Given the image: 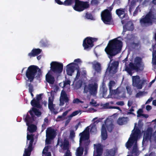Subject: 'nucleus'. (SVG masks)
<instances>
[{"mask_svg": "<svg viewBox=\"0 0 156 156\" xmlns=\"http://www.w3.org/2000/svg\"><path fill=\"white\" fill-rule=\"evenodd\" d=\"M91 133H97V129L96 125L94 124H91L87 127L85 130L80 134V147L76 150V156H81L83 151V148L81 147L82 144L85 145H88L89 143L88 140L89 137V130Z\"/></svg>", "mask_w": 156, "mask_h": 156, "instance_id": "f257e3e1", "label": "nucleus"}, {"mask_svg": "<svg viewBox=\"0 0 156 156\" xmlns=\"http://www.w3.org/2000/svg\"><path fill=\"white\" fill-rule=\"evenodd\" d=\"M119 38H121L118 37L110 41L105 49V51L110 59V62L112 57L120 53L121 50L122 43Z\"/></svg>", "mask_w": 156, "mask_h": 156, "instance_id": "f03ea898", "label": "nucleus"}, {"mask_svg": "<svg viewBox=\"0 0 156 156\" xmlns=\"http://www.w3.org/2000/svg\"><path fill=\"white\" fill-rule=\"evenodd\" d=\"M137 124L135 123L134 129L132 131V133L130 135L128 141L126 143V148L129 149L130 148L133 146V149L131 152L132 155H128L127 156H133L136 155L138 153V151L136 144L137 139L141 136L140 130L138 129L135 130V127Z\"/></svg>", "mask_w": 156, "mask_h": 156, "instance_id": "7ed1b4c3", "label": "nucleus"}, {"mask_svg": "<svg viewBox=\"0 0 156 156\" xmlns=\"http://www.w3.org/2000/svg\"><path fill=\"white\" fill-rule=\"evenodd\" d=\"M29 113L31 117L27 113L26 116H24L23 118L26 123L27 125L28 126L27 130L30 132L32 133L35 131L37 129L36 126L32 124V123H36V117H34V115L39 116L41 114V112L37 109L34 108H33L31 110H30Z\"/></svg>", "mask_w": 156, "mask_h": 156, "instance_id": "20e7f679", "label": "nucleus"}, {"mask_svg": "<svg viewBox=\"0 0 156 156\" xmlns=\"http://www.w3.org/2000/svg\"><path fill=\"white\" fill-rule=\"evenodd\" d=\"M55 2L59 5H70L72 2L75 1V5L73 6L74 9L76 11L80 12L83 11L85 9L88 8L89 6L88 3L87 2H83L78 0H66L63 2L60 0H55Z\"/></svg>", "mask_w": 156, "mask_h": 156, "instance_id": "39448f33", "label": "nucleus"}, {"mask_svg": "<svg viewBox=\"0 0 156 156\" xmlns=\"http://www.w3.org/2000/svg\"><path fill=\"white\" fill-rule=\"evenodd\" d=\"M144 66L141 58L139 57H136L134 59V64L130 62L129 65V67L126 66L125 70L129 75L132 76V70H135L137 71L142 70L143 69Z\"/></svg>", "mask_w": 156, "mask_h": 156, "instance_id": "423d86ee", "label": "nucleus"}, {"mask_svg": "<svg viewBox=\"0 0 156 156\" xmlns=\"http://www.w3.org/2000/svg\"><path fill=\"white\" fill-rule=\"evenodd\" d=\"M154 20H156V11L152 10L145 16L142 17L140 22L142 26H146L152 24Z\"/></svg>", "mask_w": 156, "mask_h": 156, "instance_id": "0eeeda50", "label": "nucleus"}, {"mask_svg": "<svg viewBox=\"0 0 156 156\" xmlns=\"http://www.w3.org/2000/svg\"><path fill=\"white\" fill-rule=\"evenodd\" d=\"M112 123V119L111 117L107 119L105 121L104 124L102 125L101 129V137L102 140H105L107 137L106 128L110 132H111L112 131L113 128Z\"/></svg>", "mask_w": 156, "mask_h": 156, "instance_id": "6e6552de", "label": "nucleus"}, {"mask_svg": "<svg viewBox=\"0 0 156 156\" xmlns=\"http://www.w3.org/2000/svg\"><path fill=\"white\" fill-rule=\"evenodd\" d=\"M98 80L96 79L93 78L89 81V84L85 86L83 92L87 93L88 92L92 95H95L97 92L98 88L97 83Z\"/></svg>", "mask_w": 156, "mask_h": 156, "instance_id": "1a4fd4ad", "label": "nucleus"}, {"mask_svg": "<svg viewBox=\"0 0 156 156\" xmlns=\"http://www.w3.org/2000/svg\"><path fill=\"white\" fill-rule=\"evenodd\" d=\"M39 71H40V69L37 66L34 65L30 66L28 68L26 73V76L27 78L26 79V81L30 82L32 81L37 72Z\"/></svg>", "mask_w": 156, "mask_h": 156, "instance_id": "9d476101", "label": "nucleus"}, {"mask_svg": "<svg viewBox=\"0 0 156 156\" xmlns=\"http://www.w3.org/2000/svg\"><path fill=\"white\" fill-rule=\"evenodd\" d=\"M86 78V71L83 70L82 73L80 72L78 70L73 84L75 89H77L82 86L83 80Z\"/></svg>", "mask_w": 156, "mask_h": 156, "instance_id": "9b49d317", "label": "nucleus"}, {"mask_svg": "<svg viewBox=\"0 0 156 156\" xmlns=\"http://www.w3.org/2000/svg\"><path fill=\"white\" fill-rule=\"evenodd\" d=\"M153 131V128L149 127L144 132L142 142L143 144L146 141L148 140H150L151 142L153 141L156 142V131L153 134H152Z\"/></svg>", "mask_w": 156, "mask_h": 156, "instance_id": "f8f14e48", "label": "nucleus"}, {"mask_svg": "<svg viewBox=\"0 0 156 156\" xmlns=\"http://www.w3.org/2000/svg\"><path fill=\"white\" fill-rule=\"evenodd\" d=\"M105 91H104L103 95L104 98H112L120 99L126 97V93L124 91V89L121 87L118 88L116 90H114V93L111 95H108L107 97H105Z\"/></svg>", "mask_w": 156, "mask_h": 156, "instance_id": "ddd939ff", "label": "nucleus"}, {"mask_svg": "<svg viewBox=\"0 0 156 156\" xmlns=\"http://www.w3.org/2000/svg\"><path fill=\"white\" fill-rule=\"evenodd\" d=\"M27 145L26 147L23 156H30L32 149V146L34 142V136L32 134L30 135L27 133Z\"/></svg>", "mask_w": 156, "mask_h": 156, "instance_id": "4468645a", "label": "nucleus"}, {"mask_svg": "<svg viewBox=\"0 0 156 156\" xmlns=\"http://www.w3.org/2000/svg\"><path fill=\"white\" fill-rule=\"evenodd\" d=\"M50 66L51 69L55 73H60L62 71L63 65L62 63L57 62H52Z\"/></svg>", "mask_w": 156, "mask_h": 156, "instance_id": "2eb2a0df", "label": "nucleus"}, {"mask_svg": "<svg viewBox=\"0 0 156 156\" xmlns=\"http://www.w3.org/2000/svg\"><path fill=\"white\" fill-rule=\"evenodd\" d=\"M97 39L91 37H87L83 41V46L85 50H88L94 46L93 42L96 41Z\"/></svg>", "mask_w": 156, "mask_h": 156, "instance_id": "dca6fc26", "label": "nucleus"}, {"mask_svg": "<svg viewBox=\"0 0 156 156\" xmlns=\"http://www.w3.org/2000/svg\"><path fill=\"white\" fill-rule=\"evenodd\" d=\"M101 19L104 23L109 24L112 19L111 12L108 9L105 10L101 13Z\"/></svg>", "mask_w": 156, "mask_h": 156, "instance_id": "f3484780", "label": "nucleus"}, {"mask_svg": "<svg viewBox=\"0 0 156 156\" xmlns=\"http://www.w3.org/2000/svg\"><path fill=\"white\" fill-rule=\"evenodd\" d=\"M132 84L133 86L138 89H141L143 87V81L140 79L138 76H133L132 77Z\"/></svg>", "mask_w": 156, "mask_h": 156, "instance_id": "a211bd4d", "label": "nucleus"}, {"mask_svg": "<svg viewBox=\"0 0 156 156\" xmlns=\"http://www.w3.org/2000/svg\"><path fill=\"white\" fill-rule=\"evenodd\" d=\"M56 136L55 131L51 128H48L46 131V143L48 144H50L51 140Z\"/></svg>", "mask_w": 156, "mask_h": 156, "instance_id": "6ab92c4d", "label": "nucleus"}, {"mask_svg": "<svg viewBox=\"0 0 156 156\" xmlns=\"http://www.w3.org/2000/svg\"><path fill=\"white\" fill-rule=\"evenodd\" d=\"M77 66L76 64L74 62H72L66 66V71L67 74L69 76H72L73 73L75 69L77 70V72L78 70L80 72V74L82 72L80 71L79 70V67H77Z\"/></svg>", "mask_w": 156, "mask_h": 156, "instance_id": "aec40b11", "label": "nucleus"}, {"mask_svg": "<svg viewBox=\"0 0 156 156\" xmlns=\"http://www.w3.org/2000/svg\"><path fill=\"white\" fill-rule=\"evenodd\" d=\"M58 144L59 145L60 147L63 150H67L65 156H71V153L68 150L69 147V145L68 141L65 140L63 143L60 141V140L59 139L58 140Z\"/></svg>", "mask_w": 156, "mask_h": 156, "instance_id": "412c9836", "label": "nucleus"}, {"mask_svg": "<svg viewBox=\"0 0 156 156\" xmlns=\"http://www.w3.org/2000/svg\"><path fill=\"white\" fill-rule=\"evenodd\" d=\"M94 156H102V147L100 144H94Z\"/></svg>", "mask_w": 156, "mask_h": 156, "instance_id": "4be33fe9", "label": "nucleus"}, {"mask_svg": "<svg viewBox=\"0 0 156 156\" xmlns=\"http://www.w3.org/2000/svg\"><path fill=\"white\" fill-rule=\"evenodd\" d=\"M48 96L49 95V94L51 96L48 98V108L51 111L53 112L54 110V105L53 104L54 92L52 91L50 93L48 92Z\"/></svg>", "mask_w": 156, "mask_h": 156, "instance_id": "5701e85b", "label": "nucleus"}, {"mask_svg": "<svg viewBox=\"0 0 156 156\" xmlns=\"http://www.w3.org/2000/svg\"><path fill=\"white\" fill-rule=\"evenodd\" d=\"M41 94L37 95L36 97V99H34L31 102V105L35 107L40 108L41 106L40 105V101L41 99Z\"/></svg>", "mask_w": 156, "mask_h": 156, "instance_id": "b1692460", "label": "nucleus"}, {"mask_svg": "<svg viewBox=\"0 0 156 156\" xmlns=\"http://www.w3.org/2000/svg\"><path fill=\"white\" fill-rule=\"evenodd\" d=\"M68 101V99L65 92L62 90V91L60 98V105H63L64 102H67Z\"/></svg>", "mask_w": 156, "mask_h": 156, "instance_id": "393cba45", "label": "nucleus"}, {"mask_svg": "<svg viewBox=\"0 0 156 156\" xmlns=\"http://www.w3.org/2000/svg\"><path fill=\"white\" fill-rule=\"evenodd\" d=\"M116 13L121 19H122L124 18H126V19L127 18V12L124 9H117Z\"/></svg>", "mask_w": 156, "mask_h": 156, "instance_id": "a878e982", "label": "nucleus"}, {"mask_svg": "<svg viewBox=\"0 0 156 156\" xmlns=\"http://www.w3.org/2000/svg\"><path fill=\"white\" fill-rule=\"evenodd\" d=\"M118 65V62H113L110 67H109L107 69V71L112 73H115L117 72V69Z\"/></svg>", "mask_w": 156, "mask_h": 156, "instance_id": "bb28decb", "label": "nucleus"}, {"mask_svg": "<svg viewBox=\"0 0 156 156\" xmlns=\"http://www.w3.org/2000/svg\"><path fill=\"white\" fill-rule=\"evenodd\" d=\"M81 112L80 110H77L73 112L71 115L68 116L67 117L68 119L65 123V126H66L67 125L73 117L79 113L81 114Z\"/></svg>", "mask_w": 156, "mask_h": 156, "instance_id": "cd10ccee", "label": "nucleus"}, {"mask_svg": "<svg viewBox=\"0 0 156 156\" xmlns=\"http://www.w3.org/2000/svg\"><path fill=\"white\" fill-rule=\"evenodd\" d=\"M46 80L50 84H53L54 83V78L51 75L50 71L46 75Z\"/></svg>", "mask_w": 156, "mask_h": 156, "instance_id": "c85d7f7f", "label": "nucleus"}, {"mask_svg": "<svg viewBox=\"0 0 156 156\" xmlns=\"http://www.w3.org/2000/svg\"><path fill=\"white\" fill-rule=\"evenodd\" d=\"M128 121V118L127 117H121L119 118L117 122L118 124L122 125L126 123Z\"/></svg>", "mask_w": 156, "mask_h": 156, "instance_id": "c756f323", "label": "nucleus"}, {"mask_svg": "<svg viewBox=\"0 0 156 156\" xmlns=\"http://www.w3.org/2000/svg\"><path fill=\"white\" fill-rule=\"evenodd\" d=\"M41 51L40 49H33L30 53L28 54V55L30 57L35 56L39 55Z\"/></svg>", "mask_w": 156, "mask_h": 156, "instance_id": "7c9ffc66", "label": "nucleus"}, {"mask_svg": "<svg viewBox=\"0 0 156 156\" xmlns=\"http://www.w3.org/2000/svg\"><path fill=\"white\" fill-rule=\"evenodd\" d=\"M93 68L97 72H99L101 70V65L98 62L94 61L92 63Z\"/></svg>", "mask_w": 156, "mask_h": 156, "instance_id": "2f4dec72", "label": "nucleus"}, {"mask_svg": "<svg viewBox=\"0 0 156 156\" xmlns=\"http://www.w3.org/2000/svg\"><path fill=\"white\" fill-rule=\"evenodd\" d=\"M115 82L113 81H110L108 84L110 90V93L109 95H111L114 93V90L113 89L115 88Z\"/></svg>", "mask_w": 156, "mask_h": 156, "instance_id": "473e14b6", "label": "nucleus"}, {"mask_svg": "<svg viewBox=\"0 0 156 156\" xmlns=\"http://www.w3.org/2000/svg\"><path fill=\"white\" fill-rule=\"evenodd\" d=\"M127 27V29L128 30L132 31L133 29V23L131 22H129L126 26H123V30L122 34H124V32H125L126 30L125 29V28Z\"/></svg>", "mask_w": 156, "mask_h": 156, "instance_id": "72a5a7b5", "label": "nucleus"}, {"mask_svg": "<svg viewBox=\"0 0 156 156\" xmlns=\"http://www.w3.org/2000/svg\"><path fill=\"white\" fill-rule=\"evenodd\" d=\"M136 6V1H133L129 3V12L130 14L131 13L132 11Z\"/></svg>", "mask_w": 156, "mask_h": 156, "instance_id": "f704fd0d", "label": "nucleus"}, {"mask_svg": "<svg viewBox=\"0 0 156 156\" xmlns=\"http://www.w3.org/2000/svg\"><path fill=\"white\" fill-rule=\"evenodd\" d=\"M152 63L153 66L155 68H156V51H154L152 53Z\"/></svg>", "mask_w": 156, "mask_h": 156, "instance_id": "c9c22d12", "label": "nucleus"}, {"mask_svg": "<svg viewBox=\"0 0 156 156\" xmlns=\"http://www.w3.org/2000/svg\"><path fill=\"white\" fill-rule=\"evenodd\" d=\"M48 147H45L42 152V156H51V152L48 151Z\"/></svg>", "mask_w": 156, "mask_h": 156, "instance_id": "e433bc0d", "label": "nucleus"}, {"mask_svg": "<svg viewBox=\"0 0 156 156\" xmlns=\"http://www.w3.org/2000/svg\"><path fill=\"white\" fill-rule=\"evenodd\" d=\"M115 149L108 150L106 151V156H114L115 153Z\"/></svg>", "mask_w": 156, "mask_h": 156, "instance_id": "4c0bfd02", "label": "nucleus"}, {"mask_svg": "<svg viewBox=\"0 0 156 156\" xmlns=\"http://www.w3.org/2000/svg\"><path fill=\"white\" fill-rule=\"evenodd\" d=\"M147 94V92L145 91H140L137 93L136 97L137 98H140L143 96H144Z\"/></svg>", "mask_w": 156, "mask_h": 156, "instance_id": "58836bf2", "label": "nucleus"}, {"mask_svg": "<svg viewBox=\"0 0 156 156\" xmlns=\"http://www.w3.org/2000/svg\"><path fill=\"white\" fill-rule=\"evenodd\" d=\"M70 81L68 80H66L64 82L63 87H67L69 88L70 85Z\"/></svg>", "mask_w": 156, "mask_h": 156, "instance_id": "ea45409f", "label": "nucleus"}, {"mask_svg": "<svg viewBox=\"0 0 156 156\" xmlns=\"http://www.w3.org/2000/svg\"><path fill=\"white\" fill-rule=\"evenodd\" d=\"M101 120V119H98V118L96 117L93 119L92 121L93 123L91 124H94L95 125L99 122Z\"/></svg>", "mask_w": 156, "mask_h": 156, "instance_id": "a19ab883", "label": "nucleus"}, {"mask_svg": "<svg viewBox=\"0 0 156 156\" xmlns=\"http://www.w3.org/2000/svg\"><path fill=\"white\" fill-rule=\"evenodd\" d=\"M26 85L27 86H28L29 87V92H32L33 90V86L31 85L30 83L29 84H28V83H27Z\"/></svg>", "mask_w": 156, "mask_h": 156, "instance_id": "79ce46f5", "label": "nucleus"}, {"mask_svg": "<svg viewBox=\"0 0 156 156\" xmlns=\"http://www.w3.org/2000/svg\"><path fill=\"white\" fill-rule=\"evenodd\" d=\"M66 119L65 117H63L62 115L61 116H58L57 118L56 121H63L65 119Z\"/></svg>", "mask_w": 156, "mask_h": 156, "instance_id": "37998d69", "label": "nucleus"}, {"mask_svg": "<svg viewBox=\"0 0 156 156\" xmlns=\"http://www.w3.org/2000/svg\"><path fill=\"white\" fill-rule=\"evenodd\" d=\"M126 89L127 91V93L128 94L130 95L132 94V91L131 89L130 86H127L126 87Z\"/></svg>", "mask_w": 156, "mask_h": 156, "instance_id": "c03bdc74", "label": "nucleus"}, {"mask_svg": "<svg viewBox=\"0 0 156 156\" xmlns=\"http://www.w3.org/2000/svg\"><path fill=\"white\" fill-rule=\"evenodd\" d=\"M143 112V110L142 109H139L137 112V116L138 117L142 116V115L143 114H142Z\"/></svg>", "mask_w": 156, "mask_h": 156, "instance_id": "a18cd8bd", "label": "nucleus"}, {"mask_svg": "<svg viewBox=\"0 0 156 156\" xmlns=\"http://www.w3.org/2000/svg\"><path fill=\"white\" fill-rule=\"evenodd\" d=\"M86 17L89 19L93 20V17L90 14L87 13L85 16Z\"/></svg>", "mask_w": 156, "mask_h": 156, "instance_id": "49530a36", "label": "nucleus"}, {"mask_svg": "<svg viewBox=\"0 0 156 156\" xmlns=\"http://www.w3.org/2000/svg\"><path fill=\"white\" fill-rule=\"evenodd\" d=\"M140 9L139 6H138L136 9L135 11L133 13V16H135L136 15L139 11H140Z\"/></svg>", "mask_w": 156, "mask_h": 156, "instance_id": "de8ad7c7", "label": "nucleus"}, {"mask_svg": "<svg viewBox=\"0 0 156 156\" xmlns=\"http://www.w3.org/2000/svg\"><path fill=\"white\" fill-rule=\"evenodd\" d=\"M90 104L93 106H96L97 105L96 102L94 99L91 100V101L90 102Z\"/></svg>", "mask_w": 156, "mask_h": 156, "instance_id": "09e8293b", "label": "nucleus"}, {"mask_svg": "<svg viewBox=\"0 0 156 156\" xmlns=\"http://www.w3.org/2000/svg\"><path fill=\"white\" fill-rule=\"evenodd\" d=\"M73 103L78 104L80 103H83V102L81 101H80L79 99L76 98L74 99L73 101Z\"/></svg>", "mask_w": 156, "mask_h": 156, "instance_id": "8fccbe9b", "label": "nucleus"}, {"mask_svg": "<svg viewBox=\"0 0 156 156\" xmlns=\"http://www.w3.org/2000/svg\"><path fill=\"white\" fill-rule=\"evenodd\" d=\"M127 40L126 41L127 43L129 40H132L133 38V35H127Z\"/></svg>", "mask_w": 156, "mask_h": 156, "instance_id": "3c124183", "label": "nucleus"}, {"mask_svg": "<svg viewBox=\"0 0 156 156\" xmlns=\"http://www.w3.org/2000/svg\"><path fill=\"white\" fill-rule=\"evenodd\" d=\"M77 65H78V63H80L82 62V61L81 59L80 58H77L76 59H75L74 61V62ZM78 67V66H77V67Z\"/></svg>", "mask_w": 156, "mask_h": 156, "instance_id": "603ef678", "label": "nucleus"}, {"mask_svg": "<svg viewBox=\"0 0 156 156\" xmlns=\"http://www.w3.org/2000/svg\"><path fill=\"white\" fill-rule=\"evenodd\" d=\"M75 133L73 130H71L70 131V137L71 138H73L75 136Z\"/></svg>", "mask_w": 156, "mask_h": 156, "instance_id": "864d4df0", "label": "nucleus"}, {"mask_svg": "<svg viewBox=\"0 0 156 156\" xmlns=\"http://www.w3.org/2000/svg\"><path fill=\"white\" fill-rule=\"evenodd\" d=\"M96 111V110L94 108H89L88 110L86 111V112H94Z\"/></svg>", "mask_w": 156, "mask_h": 156, "instance_id": "5fc2aeb1", "label": "nucleus"}, {"mask_svg": "<svg viewBox=\"0 0 156 156\" xmlns=\"http://www.w3.org/2000/svg\"><path fill=\"white\" fill-rule=\"evenodd\" d=\"M103 107L105 108H112V107H111L109 106V103H107L103 105Z\"/></svg>", "mask_w": 156, "mask_h": 156, "instance_id": "6e6d98bb", "label": "nucleus"}, {"mask_svg": "<svg viewBox=\"0 0 156 156\" xmlns=\"http://www.w3.org/2000/svg\"><path fill=\"white\" fill-rule=\"evenodd\" d=\"M116 104L118 105L123 106L124 105V103L123 101H119L117 102Z\"/></svg>", "mask_w": 156, "mask_h": 156, "instance_id": "4d7b16f0", "label": "nucleus"}, {"mask_svg": "<svg viewBox=\"0 0 156 156\" xmlns=\"http://www.w3.org/2000/svg\"><path fill=\"white\" fill-rule=\"evenodd\" d=\"M133 111H134L133 109V108L131 109L129 111L127 112V115L131 114L134 115H135L133 112H132Z\"/></svg>", "mask_w": 156, "mask_h": 156, "instance_id": "13d9d810", "label": "nucleus"}, {"mask_svg": "<svg viewBox=\"0 0 156 156\" xmlns=\"http://www.w3.org/2000/svg\"><path fill=\"white\" fill-rule=\"evenodd\" d=\"M98 3V2L97 0H92L91 1V3L92 5H95L97 4Z\"/></svg>", "mask_w": 156, "mask_h": 156, "instance_id": "bf43d9fd", "label": "nucleus"}, {"mask_svg": "<svg viewBox=\"0 0 156 156\" xmlns=\"http://www.w3.org/2000/svg\"><path fill=\"white\" fill-rule=\"evenodd\" d=\"M69 111V110H68L65 111L62 114V115L64 117H65V116L67 115L68 112Z\"/></svg>", "mask_w": 156, "mask_h": 156, "instance_id": "052dcab7", "label": "nucleus"}, {"mask_svg": "<svg viewBox=\"0 0 156 156\" xmlns=\"http://www.w3.org/2000/svg\"><path fill=\"white\" fill-rule=\"evenodd\" d=\"M151 109V106L148 105L146 107V109L147 110L149 111Z\"/></svg>", "mask_w": 156, "mask_h": 156, "instance_id": "680f3d73", "label": "nucleus"}, {"mask_svg": "<svg viewBox=\"0 0 156 156\" xmlns=\"http://www.w3.org/2000/svg\"><path fill=\"white\" fill-rule=\"evenodd\" d=\"M152 99L153 98H149L146 102V104H147L150 102L152 100Z\"/></svg>", "mask_w": 156, "mask_h": 156, "instance_id": "e2e57ef3", "label": "nucleus"}, {"mask_svg": "<svg viewBox=\"0 0 156 156\" xmlns=\"http://www.w3.org/2000/svg\"><path fill=\"white\" fill-rule=\"evenodd\" d=\"M132 104V101H129L128 102V105L129 107L131 106Z\"/></svg>", "mask_w": 156, "mask_h": 156, "instance_id": "0e129e2a", "label": "nucleus"}, {"mask_svg": "<svg viewBox=\"0 0 156 156\" xmlns=\"http://www.w3.org/2000/svg\"><path fill=\"white\" fill-rule=\"evenodd\" d=\"M112 108L118 109L120 111H121L120 108L118 107H113Z\"/></svg>", "mask_w": 156, "mask_h": 156, "instance_id": "69168bd1", "label": "nucleus"}, {"mask_svg": "<svg viewBox=\"0 0 156 156\" xmlns=\"http://www.w3.org/2000/svg\"><path fill=\"white\" fill-rule=\"evenodd\" d=\"M152 103L153 105L156 106V100H154L153 101Z\"/></svg>", "mask_w": 156, "mask_h": 156, "instance_id": "338daca9", "label": "nucleus"}, {"mask_svg": "<svg viewBox=\"0 0 156 156\" xmlns=\"http://www.w3.org/2000/svg\"><path fill=\"white\" fill-rule=\"evenodd\" d=\"M143 117L145 118H147L148 117V116L147 115H145V114H143L142 115V116Z\"/></svg>", "mask_w": 156, "mask_h": 156, "instance_id": "774afa93", "label": "nucleus"}]
</instances>
